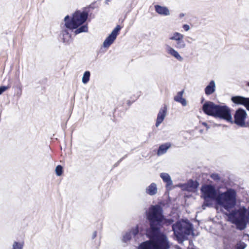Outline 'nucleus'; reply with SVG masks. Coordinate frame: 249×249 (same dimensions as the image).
Segmentation results:
<instances>
[{
	"mask_svg": "<svg viewBox=\"0 0 249 249\" xmlns=\"http://www.w3.org/2000/svg\"><path fill=\"white\" fill-rule=\"evenodd\" d=\"M186 185L188 190H189V189L191 190H196L198 187L199 183L196 180L194 181L192 179H190Z\"/></svg>",
	"mask_w": 249,
	"mask_h": 249,
	"instance_id": "21",
	"label": "nucleus"
},
{
	"mask_svg": "<svg viewBox=\"0 0 249 249\" xmlns=\"http://www.w3.org/2000/svg\"><path fill=\"white\" fill-rule=\"evenodd\" d=\"M121 29V27L118 25L112 30L110 34L106 38L103 42V47L105 48L109 47L115 41L119 32Z\"/></svg>",
	"mask_w": 249,
	"mask_h": 249,
	"instance_id": "10",
	"label": "nucleus"
},
{
	"mask_svg": "<svg viewBox=\"0 0 249 249\" xmlns=\"http://www.w3.org/2000/svg\"><path fill=\"white\" fill-rule=\"evenodd\" d=\"M160 177L162 178L163 182L166 183V187L171 186L173 184V181L170 175L166 173H161L160 174Z\"/></svg>",
	"mask_w": 249,
	"mask_h": 249,
	"instance_id": "19",
	"label": "nucleus"
},
{
	"mask_svg": "<svg viewBox=\"0 0 249 249\" xmlns=\"http://www.w3.org/2000/svg\"><path fill=\"white\" fill-rule=\"evenodd\" d=\"M157 187L155 183H152L146 187L145 192L150 196H154L157 193Z\"/></svg>",
	"mask_w": 249,
	"mask_h": 249,
	"instance_id": "17",
	"label": "nucleus"
},
{
	"mask_svg": "<svg viewBox=\"0 0 249 249\" xmlns=\"http://www.w3.org/2000/svg\"><path fill=\"white\" fill-rule=\"evenodd\" d=\"M145 214L149 225L146 234L149 240L141 243L138 249H169L168 238L160 231V229L164 226L171 225L174 222V219L166 218L162 207L159 204L151 205Z\"/></svg>",
	"mask_w": 249,
	"mask_h": 249,
	"instance_id": "1",
	"label": "nucleus"
},
{
	"mask_svg": "<svg viewBox=\"0 0 249 249\" xmlns=\"http://www.w3.org/2000/svg\"><path fill=\"white\" fill-rule=\"evenodd\" d=\"M90 72L89 71H86L84 73V74L83 75V77H82V82L86 84H87L89 80V78H90Z\"/></svg>",
	"mask_w": 249,
	"mask_h": 249,
	"instance_id": "24",
	"label": "nucleus"
},
{
	"mask_svg": "<svg viewBox=\"0 0 249 249\" xmlns=\"http://www.w3.org/2000/svg\"><path fill=\"white\" fill-rule=\"evenodd\" d=\"M183 38L184 35L178 32H174L173 36L169 38L170 40L176 41L175 47L178 50L183 49L186 46Z\"/></svg>",
	"mask_w": 249,
	"mask_h": 249,
	"instance_id": "9",
	"label": "nucleus"
},
{
	"mask_svg": "<svg viewBox=\"0 0 249 249\" xmlns=\"http://www.w3.org/2000/svg\"><path fill=\"white\" fill-rule=\"evenodd\" d=\"M127 155H125L124 157H123V158H122L120 160H119L117 162H118L119 164H120V163L123 160V159H124V158H125L126 157Z\"/></svg>",
	"mask_w": 249,
	"mask_h": 249,
	"instance_id": "37",
	"label": "nucleus"
},
{
	"mask_svg": "<svg viewBox=\"0 0 249 249\" xmlns=\"http://www.w3.org/2000/svg\"><path fill=\"white\" fill-rule=\"evenodd\" d=\"M204 201L202 205V208L203 209H205L206 207H210L213 205V200H215V199H210V198H206L203 197Z\"/></svg>",
	"mask_w": 249,
	"mask_h": 249,
	"instance_id": "23",
	"label": "nucleus"
},
{
	"mask_svg": "<svg viewBox=\"0 0 249 249\" xmlns=\"http://www.w3.org/2000/svg\"><path fill=\"white\" fill-rule=\"evenodd\" d=\"M247 244L242 241L238 242L234 245V249H245L247 247Z\"/></svg>",
	"mask_w": 249,
	"mask_h": 249,
	"instance_id": "26",
	"label": "nucleus"
},
{
	"mask_svg": "<svg viewBox=\"0 0 249 249\" xmlns=\"http://www.w3.org/2000/svg\"><path fill=\"white\" fill-rule=\"evenodd\" d=\"M55 171L57 176H60L63 172V167L60 165H57L55 168Z\"/></svg>",
	"mask_w": 249,
	"mask_h": 249,
	"instance_id": "27",
	"label": "nucleus"
},
{
	"mask_svg": "<svg viewBox=\"0 0 249 249\" xmlns=\"http://www.w3.org/2000/svg\"><path fill=\"white\" fill-rule=\"evenodd\" d=\"M202 125L205 126L206 127L207 130H208L210 127L208 125V124L206 122H203L202 123Z\"/></svg>",
	"mask_w": 249,
	"mask_h": 249,
	"instance_id": "35",
	"label": "nucleus"
},
{
	"mask_svg": "<svg viewBox=\"0 0 249 249\" xmlns=\"http://www.w3.org/2000/svg\"><path fill=\"white\" fill-rule=\"evenodd\" d=\"M230 122L232 123L230 109L226 106L218 105L214 116Z\"/></svg>",
	"mask_w": 249,
	"mask_h": 249,
	"instance_id": "7",
	"label": "nucleus"
},
{
	"mask_svg": "<svg viewBox=\"0 0 249 249\" xmlns=\"http://www.w3.org/2000/svg\"><path fill=\"white\" fill-rule=\"evenodd\" d=\"M170 146L171 144L169 143H166L160 145L157 151L158 155L160 156L165 153Z\"/></svg>",
	"mask_w": 249,
	"mask_h": 249,
	"instance_id": "20",
	"label": "nucleus"
},
{
	"mask_svg": "<svg viewBox=\"0 0 249 249\" xmlns=\"http://www.w3.org/2000/svg\"><path fill=\"white\" fill-rule=\"evenodd\" d=\"M247 117L246 110L239 108L234 113V124L241 127H249V123L246 122Z\"/></svg>",
	"mask_w": 249,
	"mask_h": 249,
	"instance_id": "6",
	"label": "nucleus"
},
{
	"mask_svg": "<svg viewBox=\"0 0 249 249\" xmlns=\"http://www.w3.org/2000/svg\"><path fill=\"white\" fill-rule=\"evenodd\" d=\"M130 232H131V234H133L134 236H136L139 232L138 227H136L134 229H132Z\"/></svg>",
	"mask_w": 249,
	"mask_h": 249,
	"instance_id": "32",
	"label": "nucleus"
},
{
	"mask_svg": "<svg viewBox=\"0 0 249 249\" xmlns=\"http://www.w3.org/2000/svg\"><path fill=\"white\" fill-rule=\"evenodd\" d=\"M215 90V84L214 80H211L205 89V93L207 95L213 94Z\"/></svg>",
	"mask_w": 249,
	"mask_h": 249,
	"instance_id": "16",
	"label": "nucleus"
},
{
	"mask_svg": "<svg viewBox=\"0 0 249 249\" xmlns=\"http://www.w3.org/2000/svg\"><path fill=\"white\" fill-rule=\"evenodd\" d=\"M202 196L216 199L218 195L215 187L212 185H204L201 188Z\"/></svg>",
	"mask_w": 249,
	"mask_h": 249,
	"instance_id": "8",
	"label": "nucleus"
},
{
	"mask_svg": "<svg viewBox=\"0 0 249 249\" xmlns=\"http://www.w3.org/2000/svg\"><path fill=\"white\" fill-rule=\"evenodd\" d=\"M184 14H183V13H181V14H179V17H180V18H182V17H184Z\"/></svg>",
	"mask_w": 249,
	"mask_h": 249,
	"instance_id": "39",
	"label": "nucleus"
},
{
	"mask_svg": "<svg viewBox=\"0 0 249 249\" xmlns=\"http://www.w3.org/2000/svg\"><path fill=\"white\" fill-rule=\"evenodd\" d=\"M244 236H247L249 239V234H246L244 235Z\"/></svg>",
	"mask_w": 249,
	"mask_h": 249,
	"instance_id": "43",
	"label": "nucleus"
},
{
	"mask_svg": "<svg viewBox=\"0 0 249 249\" xmlns=\"http://www.w3.org/2000/svg\"><path fill=\"white\" fill-rule=\"evenodd\" d=\"M97 232L96 231H94L92 235V239H94L97 236Z\"/></svg>",
	"mask_w": 249,
	"mask_h": 249,
	"instance_id": "36",
	"label": "nucleus"
},
{
	"mask_svg": "<svg viewBox=\"0 0 249 249\" xmlns=\"http://www.w3.org/2000/svg\"><path fill=\"white\" fill-rule=\"evenodd\" d=\"M119 164L118 163V162H117L114 165V167H116Z\"/></svg>",
	"mask_w": 249,
	"mask_h": 249,
	"instance_id": "41",
	"label": "nucleus"
},
{
	"mask_svg": "<svg viewBox=\"0 0 249 249\" xmlns=\"http://www.w3.org/2000/svg\"><path fill=\"white\" fill-rule=\"evenodd\" d=\"M247 224H249V206L247 209L244 206L240 204V201L236 198L234 190V225L237 229L242 231L246 228Z\"/></svg>",
	"mask_w": 249,
	"mask_h": 249,
	"instance_id": "2",
	"label": "nucleus"
},
{
	"mask_svg": "<svg viewBox=\"0 0 249 249\" xmlns=\"http://www.w3.org/2000/svg\"><path fill=\"white\" fill-rule=\"evenodd\" d=\"M74 33L75 35H77L81 33H86L88 31V27L87 25H81L80 27L75 29Z\"/></svg>",
	"mask_w": 249,
	"mask_h": 249,
	"instance_id": "22",
	"label": "nucleus"
},
{
	"mask_svg": "<svg viewBox=\"0 0 249 249\" xmlns=\"http://www.w3.org/2000/svg\"><path fill=\"white\" fill-rule=\"evenodd\" d=\"M172 231L176 240L181 244L188 239V236L193 234V226L189 222L184 223L183 221H178L172 224Z\"/></svg>",
	"mask_w": 249,
	"mask_h": 249,
	"instance_id": "4",
	"label": "nucleus"
},
{
	"mask_svg": "<svg viewBox=\"0 0 249 249\" xmlns=\"http://www.w3.org/2000/svg\"><path fill=\"white\" fill-rule=\"evenodd\" d=\"M131 238V232H127L125 233V234L123 236V241L124 242H127L128 241L130 240Z\"/></svg>",
	"mask_w": 249,
	"mask_h": 249,
	"instance_id": "29",
	"label": "nucleus"
},
{
	"mask_svg": "<svg viewBox=\"0 0 249 249\" xmlns=\"http://www.w3.org/2000/svg\"><path fill=\"white\" fill-rule=\"evenodd\" d=\"M166 50L168 54L174 57L178 61H181L183 60V58L179 54L178 52L170 46L167 45L166 46Z\"/></svg>",
	"mask_w": 249,
	"mask_h": 249,
	"instance_id": "14",
	"label": "nucleus"
},
{
	"mask_svg": "<svg viewBox=\"0 0 249 249\" xmlns=\"http://www.w3.org/2000/svg\"><path fill=\"white\" fill-rule=\"evenodd\" d=\"M60 37L64 43H69L71 37V35H65L61 34Z\"/></svg>",
	"mask_w": 249,
	"mask_h": 249,
	"instance_id": "28",
	"label": "nucleus"
},
{
	"mask_svg": "<svg viewBox=\"0 0 249 249\" xmlns=\"http://www.w3.org/2000/svg\"><path fill=\"white\" fill-rule=\"evenodd\" d=\"M68 29L66 28L64 25L63 27H62V31L61 34L65 35H71L69 33Z\"/></svg>",
	"mask_w": 249,
	"mask_h": 249,
	"instance_id": "31",
	"label": "nucleus"
},
{
	"mask_svg": "<svg viewBox=\"0 0 249 249\" xmlns=\"http://www.w3.org/2000/svg\"><path fill=\"white\" fill-rule=\"evenodd\" d=\"M182 28L185 31H188L190 30V26L188 24H184Z\"/></svg>",
	"mask_w": 249,
	"mask_h": 249,
	"instance_id": "34",
	"label": "nucleus"
},
{
	"mask_svg": "<svg viewBox=\"0 0 249 249\" xmlns=\"http://www.w3.org/2000/svg\"><path fill=\"white\" fill-rule=\"evenodd\" d=\"M184 93V90H182L178 92L177 95L174 98V100L177 102L180 103L183 106H186L187 102L185 99L182 98V95Z\"/></svg>",
	"mask_w": 249,
	"mask_h": 249,
	"instance_id": "18",
	"label": "nucleus"
},
{
	"mask_svg": "<svg viewBox=\"0 0 249 249\" xmlns=\"http://www.w3.org/2000/svg\"><path fill=\"white\" fill-rule=\"evenodd\" d=\"M217 106L212 102L206 101L203 105L202 110L206 114L214 117Z\"/></svg>",
	"mask_w": 249,
	"mask_h": 249,
	"instance_id": "11",
	"label": "nucleus"
},
{
	"mask_svg": "<svg viewBox=\"0 0 249 249\" xmlns=\"http://www.w3.org/2000/svg\"><path fill=\"white\" fill-rule=\"evenodd\" d=\"M191 39L194 40V39H193L192 38H191Z\"/></svg>",
	"mask_w": 249,
	"mask_h": 249,
	"instance_id": "45",
	"label": "nucleus"
},
{
	"mask_svg": "<svg viewBox=\"0 0 249 249\" xmlns=\"http://www.w3.org/2000/svg\"><path fill=\"white\" fill-rule=\"evenodd\" d=\"M233 100H234V98H233V96H231V101L233 102Z\"/></svg>",
	"mask_w": 249,
	"mask_h": 249,
	"instance_id": "42",
	"label": "nucleus"
},
{
	"mask_svg": "<svg viewBox=\"0 0 249 249\" xmlns=\"http://www.w3.org/2000/svg\"><path fill=\"white\" fill-rule=\"evenodd\" d=\"M215 201L217 204L223 207L228 212L225 213L228 216V220L233 224V210H230L233 208V189H230L224 193H219Z\"/></svg>",
	"mask_w": 249,
	"mask_h": 249,
	"instance_id": "3",
	"label": "nucleus"
},
{
	"mask_svg": "<svg viewBox=\"0 0 249 249\" xmlns=\"http://www.w3.org/2000/svg\"><path fill=\"white\" fill-rule=\"evenodd\" d=\"M167 108L166 105H164V107L160 109L156 123V126L157 127L159 126L164 120L167 114Z\"/></svg>",
	"mask_w": 249,
	"mask_h": 249,
	"instance_id": "13",
	"label": "nucleus"
},
{
	"mask_svg": "<svg viewBox=\"0 0 249 249\" xmlns=\"http://www.w3.org/2000/svg\"><path fill=\"white\" fill-rule=\"evenodd\" d=\"M156 12L160 15L163 16H169L170 13L168 8L165 6H161L160 5H155Z\"/></svg>",
	"mask_w": 249,
	"mask_h": 249,
	"instance_id": "15",
	"label": "nucleus"
},
{
	"mask_svg": "<svg viewBox=\"0 0 249 249\" xmlns=\"http://www.w3.org/2000/svg\"><path fill=\"white\" fill-rule=\"evenodd\" d=\"M234 104L244 106L249 111V98L234 96Z\"/></svg>",
	"mask_w": 249,
	"mask_h": 249,
	"instance_id": "12",
	"label": "nucleus"
},
{
	"mask_svg": "<svg viewBox=\"0 0 249 249\" xmlns=\"http://www.w3.org/2000/svg\"><path fill=\"white\" fill-rule=\"evenodd\" d=\"M247 85L248 87H249V82H248L247 83Z\"/></svg>",
	"mask_w": 249,
	"mask_h": 249,
	"instance_id": "44",
	"label": "nucleus"
},
{
	"mask_svg": "<svg viewBox=\"0 0 249 249\" xmlns=\"http://www.w3.org/2000/svg\"><path fill=\"white\" fill-rule=\"evenodd\" d=\"M9 86H2L0 87V95L2 94L4 91L10 88Z\"/></svg>",
	"mask_w": 249,
	"mask_h": 249,
	"instance_id": "30",
	"label": "nucleus"
},
{
	"mask_svg": "<svg viewBox=\"0 0 249 249\" xmlns=\"http://www.w3.org/2000/svg\"><path fill=\"white\" fill-rule=\"evenodd\" d=\"M111 0H105L106 3L107 4H108V2H110Z\"/></svg>",
	"mask_w": 249,
	"mask_h": 249,
	"instance_id": "40",
	"label": "nucleus"
},
{
	"mask_svg": "<svg viewBox=\"0 0 249 249\" xmlns=\"http://www.w3.org/2000/svg\"><path fill=\"white\" fill-rule=\"evenodd\" d=\"M88 17V13L87 12L77 11L73 14L72 18L71 19L70 18L68 15L65 17L64 18V26L70 30L76 29L85 23Z\"/></svg>",
	"mask_w": 249,
	"mask_h": 249,
	"instance_id": "5",
	"label": "nucleus"
},
{
	"mask_svg": "<svg viewBox=\"0 0 249 249\" xmlns=\"http://www.w3.org/2000/svg\"><path fill=\"white\" fill-rule=\"evenodd\" d=\"M211 177L213 179L215 180H218L220 179V177L217 174H213L211 175Z\"/></svg>",
	"mask_w": 249,
	"mask_h": 249,
	"instance_id": "33",
	"label": "nucleus"
},
{
	"mask_svg": "<svg viewBox=\"0 0 249 249\" xmlns=\"http://www.w3.org/2000/svg\"><path fill=\"white\" fill-rule=\"evenodd\" d=\"M127 155H125L124 157H123V158H122L120 160H119L117 162H118L119 164H120V163L123 160V159H124V158H125L126 157Z\"/></svg>",
	"mask_w": 249,
	"mask_h": 249,
	"instance_id": "38",
	"label": "nucleus"
},
{
	"mask_svg": "<svg viewBox=\"0 0 249 249\" xmlns=\"http://www.w3.org/2000/svg\"><path fill=\"white\" fill-rule=\"evenodd\" d=\"M24 246V242H19L15 241L12 245V249H23Z\"/></svg>",
	"mask_w": 249,
	"mask_h": 249,
	"instance_id": "25",
	"label": "nucleus"
}]
</instances>
